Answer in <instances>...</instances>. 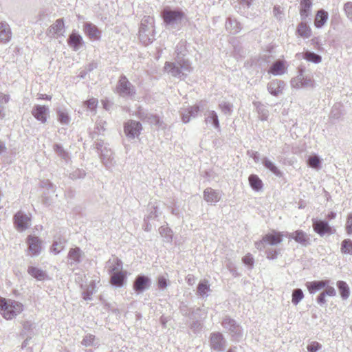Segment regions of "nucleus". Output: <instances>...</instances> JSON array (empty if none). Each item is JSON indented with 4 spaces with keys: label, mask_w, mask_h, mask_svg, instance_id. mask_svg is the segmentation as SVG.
<instances>
[{
    "label": "nucleus",
    "mask_w": 352,
    "mask_h": 352,
    "mask_svg": "<svg viewBox=\"0 0 352 352\" xmlns=\"http://www.w3.org/2000/svg\"><path fill=\"white\" fill-rule=\"evenodd\" d=\"M169 285V280L164 276H160L157 278V286L160 289H165Z\"/></svg>",
    "instance_id": "56"
},
{
    "label": "nucleus",
    "mask_w": 352,
    "mask_h": 352,
    "mask_svg": "<svg viewBox=\"0 0 352 352\" xmlns=\"http://www.w3.org/2000/svg\"><path fill=\"white\" fill-rule=\"evenodd\" d=\"M203 107V102H200L193 106H190L187 108H182L179 112L182 122L186 124L189 122L191 119L197 118L201 108Z\"/></svg>",
    "instance_id": "8"
},
{
    "label": "nucleus",
    "mask_w": 352,
    "mask_h": 352,
    "mask_svg": "<svg viewBox=\"0 0 352 352\" xmlns=\"http://www.w3.org/2000/svg\"><path fill=\"white\" fill-rule=\"evenodd\" d=\"M159 216L158 208L157 206H153L151 209L150 213L144 218V221H149L151 219H155Z\"/></svg>",
    "instance_id": "60"
},
{
    "label": "nucleus",
    "mask_w": 352,
    "mask_h": 352,
    "mask_svg": "<svg viewBox=\"0 0 352 352\" xmlns=\"http://www.w3.org/2000/svg\"><path fill=\"white\" fill-rule=\"evenodd\" d=\"M285 86V83L284 81L275 79L268 82L267 88L270 94L274 96H278L283 92Z\"/></svg>",
    "instance_id": "21"
},
{
    "label": "nucleus",
    "mask_w": 352,
    "mask_h": 352,
    "mask_svg": "<svg viewBox=\"0 0 352 352\" xmlns=\"http://www.w3.org/2000/svg\"><path fill=\"white\" fill-rule=\"evenodd\" d=\"M26 243L28 244V250L32 256H36L41 254L42 241L38 236L33 235L28 236Z\"/></svg>",
    "instance_id": "14"
},
{
    "label": "nucleus",
    "mask_w": 352,
    "mask_h": 352,
    "mask_svg": "<svg viewBox=\"0 0 352 352\" xmlns=\"http://www.w3.org/2000/svg\"><path fill=\"white\" fill-rule=\"evenodd\" d=\"M285 237L289 240L293 239L305 247L310 245L309 236L302 230H297L293 232H285Z\"/></svg>",
    "instance_id": "12"
},
{
    "label": "nucleus",
    "mask_w": 352,
    "mask_h": 352,
    "mask_svg": "<svg viewBox=\"0 0 352 352\" xmlns=\"http://www.w3.org/2000/svg\"><path fill=\"white\" fill-rule=\"evenodd\" d=\"M83 31L85 35L91 40L98 41L101 37L102 32L96 25L91 22L84 23Z\"/></svg>",
    "instance_id": "18"
},
{
    "label": "nucleus",
    "mask_w": 352,
    "mask_h": 352,
    "mask_svg": "<svg viewBox=\"0 0 352 352\" xmlns=\"http://www.w3.org/2000/svg\"><path fill=\"white\" fill-rule=\"evenodd\" d=\"M136 116L144 122H147L151 125L157 126L160 124V118L154 114H152L147 111L139 108L135 113Z\"/></svg>",
    "instance_id": "16"
},
{
    "label": "nucleus",
    "mask_w": 352,
    "mask_h": 352,
    "mask_svg": "<svg viewBox=\"0 0 352 352\" xmlns=\"http://www.w3.org/2000/svg\"><path fill=\"white\" fill-rule=\"evenodd\" d=\"M304 59L314 63H320L322 61L321 56L314 52L307 51L302 54Z\"/></svg>",
    "instance_id": "42"
},
{
    "label": "nucleus",
    "mask_w": 352,
    "mask_h": 352,
    "mask_svg": "<svg viewBox=\"0 0 352 352\" xmlns=\"http://www.w3.org/2000/svg\"><path fill=\"white\" fill-rule=\"evenodd\" d=\"M263 164L264 166L270 170L272 173H273L276 176H281V172L280 170L276 167V166L271 162L269 159L267 157H265L263 160Z\"/></svg>",
    "instance_id": "43"
},
{
    "label": "nucleus",
    "mask_w": 352,
    "mask_h": 352,
    "mask_svg": "<svg viewBox=\"0 0 352 352\" xmlns=\"http://www.w3.org/2000/svg\"><path fill=\"white\" fill-rule=\"evenodd\" d=\"M14 223L16 229L23 232L30 226L31 218L24 212L19 211L14 216Z\"/></svg>",
    "instance_id": "11"
},
{
    "label": "nucleus",
    "mask_w": 352,
    "mask_h": 352,
    "mask_svg": "<svg viewBox=\"0 0 352 352\" xmlns=\"http://www.w3.org/2000/svg\"><path fill=\"white\" fill-rule=\"evenodd\" d=\"M285 234V232L272 230L271 232L263 236V241L270 245H276L283 241Z\"/></svg>",
    "instance_id": "15"
},
{
    "label": "nucleus",
    "mask_w": 352,
    "mask_h": 352,
    "mask_svg": "<svg viewBox=\"0 0 352 352\" xmlns=\"http://www.w3.org/2000/svg\"><path fill=\"white\" fill-rule=\"evenodd\" d=\"M322 348V345L318 342H311L307 346V352H318Z\"/></svg>",
    "instance_id": "59"
},
{
    "label": "nucleus",
    "mask_w": 352,
    "mask_h": 352,
    "mask_svg": "<svg viewBox=\"0 0 352 352\" xmlns=\"http://www.w3.org/2000/svg\"><path fill=\"white\" fill-rule=\"evenodd\" d=\"M298 34L304 38H309L311 35V30L309 26L305 23H300L297 28Z\"/></svg>",
    "instance_id": "40"
},
{
    "label": "nucleus",
    "mask_w": 352,
    "mask_h": 352,
    "mask_svg": "<svg viewBox=\"0 0 352 352\" xmlns=\"http://www.w3.org/2000/svg\"><path fill=\"white\" fill-rule=\"evenodd\" d=\"M226 28L230 34H236L241 31V26L240 23H239L235 19L230 16L226 20Z\"/></svg>",
    "instance_id": "32"
},
{
    "label": "nucleus",
    "mask_w": 352,
    "mask_h": 352,
    "mask_svg": "<svg viewBox=\"0 0 352 352\" xmlns=\"http://www.w3.org/2000/svg\"><path fill=\"white\" fill-rule=\"evenodd\" d=\"M186 41H180L175 47L176 59H184V57L186 55Z\"/></svg>",
    "instance_id": "41"
},
{
    "label": "nucleus",
    "mask_w": 352,
    "mask_h": 352,
    "mask_svg": "<svg viewBox=\"0 0 352 352\" xmlns=\"http://www.w3.org/2000/svg\"><path fill=\"white\" fill-rule=\"evenodd\" d=\"M99 155L102 163L107 168H109L113 166L114 160L112 156L113 152L111 149L104 148V150H102Z\"/></svg>",
    "instance_id": "29"
},
{
    "label": "nucleus",
    "mask_w": 352,
    "mask_h": 352,
    "mask_svg": "<svg viewBox=\"0 0 352 352\" xmlns=\"http://www.w3.org/2000/svg\"><path fill=\"white\" fill-rule=\"evenodd\" d=\"M329 18V14L325 10L321 9L316 13L314 24L317 28H321L327 22Z\"/></svg>",
    "instance_id": "34"
},
{
    "label": "nucleus",
    "mask_w": 352,
    "mask_h": 352,
    "mask_svg": "<svg viewBox=\"0 0 352 352\" xmlns=\"http://www.w3.org/2000/svg\"><path fill=\"white\" fill-rule=\"evenodd\" d=\"M153 19L149 16H144L141 21L139 30V38L145 45L151 43L154 40Z\"/></svg>",
    "instance_id": "4"
},
{
    "label": "nucleus",
    "mask_w": 352,
    "mask_h": 352,
    "mask_svg": "<svg viewBox=\"0 0 352 352\" xmlns=\"http://www.w3.org/2000/svg\"><path fill=\"white\" fill-rule=\"evenodd\" d=\"M65 25L63 19H58L48 28L47 34L50 36L62 34Z\"/></svg>",
    "instance_id": "27"
},
{
    "label": "nucleus",
    "mask_w": 352,
    "mask_h": 352,
    "mask_svg": "<svg viewBox=\"0 0 352 352\" xmlns=\"http://www.w3.org/2000/svg\"><path fill=\"white\" fill-rule=\"evenodd\" d=\"M221 324L226 333H227L231 340L239 342L243 340L244 333L242 326L230 316L223 318Z\"/></svg>",
    "instance_id": "2"
},
{
    "label": "nucleus",
    "mask_w": 352,
    "mask_h": 352,
    "mask_svg": "<svg viewBox=\"0 0 352 352\" xmlns=\"http://www.w3.org/2000/svg\"><path fill=\"white\" fill-rule=\"evenodd\" d=\"M330 280H321L307 282L305 286L307 287L310 294H314L322 289H326L330 287Z\"/></svg>",
    "instance_id": "20"
},
{
    "label": "nucleus",
    "mask_w": 352,
    "mask_h": 352,
    "mask_svg": "<svg viewBox=\"0 0 352 352\" xmlns=\"http://www.w3.org/2000/svg\"><path fill=\"white\" fill-rule=\"evenodd\" d=\"M219 107L222 111L223 113H224L226 116H230L232 113V109L233 105L230 102H227L225 101H222L219 104Z\"/></svg>",
    "instance_id": "48"
},
{
    "label": "nucleus",
    "mask_w": 352,
    "mask_h": 352,
    "mask_svg": "<svg viewBox=\"0 0 352 352\" xmlns=\"http://www.w3.org/2000/svg\"><path fill=\"white\" fill-rule=\"evenodd\" d=\"M54 151L62 159L67 160L69 158L68 153L64 149L60 144H55L53 146Z\"/></svg>",
    "instance_id": "46"
},
{
    "label": "nucleus",
    "mask_w": 352,
    "mask_h": 352,
    "mask_svg": "<svg viewBox=\"0 0 352 352\" xmlns=\"http://www.w3.org/2000/svg\"><path fill=\"white\" fill-rule=\"evenodd\" d=\"M160 235L165 239V241L170 242L172 240V230L165 226H161L159 228Z\"/></svg>",
    "instance_id": "50"
},
{
    "label": "nucleus",
    "mask_w": 352,
    "mask_h": 352,
    "mask_svg": "<svg viewBox=\"0 0 352 352\" xmlns=\"http://www.w3.org/2000/svg\"><path fill=\"white\" fill-rule=\"evenodd\" d=\"M304 298V294L301 289L296 288L292 291V302L297 305Z\"/></svg>",
    "instance_id": "44"
},
{
    "label": "nucleus",
    "mask_w": 352,
    "mask_h": 352,
    "mask_svg": "<svg viewBox=\"0 0 352 352\" xmlns=\"http://www.w3.org/2000/svg\"><path fill=\"white\" fill-rule=\"evenodd\" d=\"M345 229L348 234L352 233V213H350L347 217Z\"/></svg>",
    "instance_id": "63"
},
{
    "label": "nucleus",
    "mask_w": 352,
    "mask_h": 352,
    "mask_svg": "<svg viewBox=\"0 0 352 352\" xmlns=\"http://www.w3.org/2000/svg\"><path fill=\"white\" fill-rule=\"evenodd\" d=\"M210 291V285L208 280H204L199 283L197 289V295L201 296L202 298H206L208 296V292Z\"/></svg>",
    "instance_id": "35"
},
{
    "label": "nucleus",
    "mask_w": 352,
    "mask_h": 352,
    "mask_svg": "<svg viewBox=\"0 0 352 352\" xmlns=\"http://www.w3.org/2000/svg\"><path fill=\"white\" fill-rule=\"evenodd\" d=\"M23 310V305L12 299L0 297V312L6 320H12Z\"/></svg>",
    "instance_id": "3"
},
{
    "label": "nucleus",
    "mask_w": 352,
    "mask_h": 352,
    "mask_svg": "<svg viewBox=\"0 0 352 352\" xmlns=\"http://www.w3.org/2000/svg\"><path fill=\"white\" fill-rule=\"evenodd\" d=\"M307 164L310 168L319 170L321 168L322 160L318 155L313 154L308 157Z\"/></svg>",
    "instance_id": "36"
},
{
    "label": "nucleus",
    "mask_w": 352,
    "mask_h": 352,
    "mask_svg": "<svg viewBox=\"0 0 352 352\" xmlns=\"http://www.w3.org/2000/svg\"><path fill=\"white\" fill-rule=\"evenodd\" d=\"M82 251L79 248H72L68 253V258L71 265H76L81 262Z\"/></svg>",
    "instance_id": "31"
},
{
    "label": "nucleus",
    "mask_w": 352,
    "mask_h": 352,
    "mask_svg": "<svg viewBox=\"0 0 352 352\" xmlns=\"http://www.w3.org/2000/svg\"><path fill=\"white\" fill-rule=\"evenodd\" d=\"M280 251L275 248H268L265 250L267 258L270 260L276 259Z\"/></svg>",
    "instance_id": "57"
},
{
    "label": "nucleus",
    "mask_w": 352,
    "mask_h": 352,
    "mask_svg": "<svg viewBox=\"0 0 352 352\" xmlns=\"http://www.w3.org/2000/svg\"><path fill=\"white\" fill-rule=\"evenodd\" d=\"M336 295V291L333 286H330L321 292L316 298L317 303L321 307H326L327 296L333 297Z\"/></svg>",
    "instance_id": "24"
},
{
    "label": "nucleus",
    "mask_w": 352,
    "mask_h": 352,
    "mask_svg": "<svg viewBox=\"0 0 352 352\" xmlns=\"http://www.w3.org/2000/svg\"><path fill=\"white\" fill-rule=\"evenodd\" d=\"M105 267L107 269L109 274L115 273L122 270V262L118 258L114 257L106 263Z\"/></svg>",
    "instance_id": "28"
},
{
    "label": "nucleus",
    "mask_w": 352,
    "mask_h": 352,
    "mask_svg": "<svg viewBox=\"0 0 352 352\" xmlns=\"http://www.w3.org/2000/svg\"><path fill=\"white\" fill-rule=\"evenodd\" d=\"M344 10L347 18L352 22V2H346L344 6Z\"/></svg>",
    "instance_id": "61"
},
{
    "label": "nucleus",
    "mask_w": 352,
    "mask_h": 352,
    "mask_svg": "<svg viewBox=\"0 0 352 352\" xmlns=\"http://www.w3.org/2000/svg\"><path fill=\"white\" fill-rule=\"evenodd\" d=\"M116 91L119 96L126 99H133L136 94L135 87L124 75L119 78Z\"/></svg>",
    "instance_id": "5"
},
{
    "label": "nucleus",
    "mask_w": 352,
    "mask_h": 352,
    "mask_svg": "<svg viewBox=\"0 0 352 352\" xmlns=\"http://www.w3.org/2000/svg\"><path fill=\"white\" fill-rule=\"evenodd\" d=\"M204 116L206 124H210L214 129L220 130L219 117L215 111H208L205 113Z\"/></svg>",
    "instance_id": "25"
},
{
    "label": "nucleus",
    "mask_w": 352,
    "mask_h": 352,
    "mask_svg": "<svg viewBox=\"0 0 352 352\" xmlns=\"http://www.w3.org/2000/svg\"><path fill=\"white\" fill-rule=\"evenodd\" d=\"M12 36L11 29L8 23L0 22V41L2 43L8 42Z\"/></svg>",
    "instance_id": "30"
},
{
    "label": "nucleus",
    "mask_w": 352,
    "mask_h": 352,
    "mask_svg": "<svg viewBox=\"0 0 352 352\" xmlns=\"http://www.w3.org/2000/svg\"><path fill=\"white\" fill-rule=\"evenodd\" d=\"M65 241H54L52 246V252L55 254L60 253L64 248Z\"/></svg>",
    "instance_id": "51"
},
{
    "label": "nucleus",
    "mask_w": 352,
    "mask_h": 352,
    "mask_svg": "<svg viewBox=\"0 0 352 352\" xmlns=\"http://www.w3.org/2000/svg\"><path fill=\"white\" fill-rule=\"evenodd\" d=\"M210 345L211 349L216 351H224L226 340L221 333L213 332L210 336Z\"/></svg>",
    "instance_id": "13"
},
{
    "label": "nucleus",
    "mask_w": 352,
    "mask_h": 352,
    "mask_svg": "<svg viewBox=\"0 0 352 352\" xmlns=\"http://www.w3.org/2000/svg\"><path fill=\"white\" fill-rule=\"evenodd\" d=\"M96 337L94 335L91 334H87L86 335L84 338L82 339L81 344L85 346H94Z\"/></svg>",
    "instance_id": "54"
},
{
    "label": "nucleus",
    "mask_w": 352,
    "mask_h": 352,
    "mask_svg": "<svg viewBox=\"0 0 352 352\" xmlns=\"http://www.w3.org/2000/svg\"><path fill=\"white\" fill-rule=\"evenodd\" d=\"M67 43L74 51H78L83 44L82 37L73 32L67 38Z\"/></svg>",
    "instance_id": "26"
},
{
    "label": "nucleus",
    "mask_w": 352,
    "mask_h": 352,
    "mask_svg": "<svg viewBox=\"0 0 352 352\" xmlns=\"http://www.w3.org/2000/svg\"><path fill=\"white\" fill-rule=\"evenodd\" d=\"M50 113V109L45 105L36 104L32 109V116L41 123H45Z\"/></svg>",
    "instance_id": "17"
},
{
    "label": "nucleus",
    "mask_w": 352,
    "mask_h": 352,
    "mask_svg": "<svg viewBox=\"0 0 352 352\" xmlns=\"http://www.w3.org/2000/svg\"><path fill=\"white\" fill-rule=\"evenodd\" d=\"M337 287L338 288L341 298L346 300L349 297L350 289L346 282L343 280H338L337 282Z\"/></svg>",
    "instance_id": "37"
},
{
    "label": "nucleus",
    "mask_w": 352,
    "mask_h": 352,
    "mask_svg": "<svg viewBox=\"0 0 352 352\" xmlns=\"http://www.w3.org/2000/svg\"><path fill=\"white\" fill-rule=\"evenodd\" d=\"M249 183L251 188L255 191H259L263 187V182L256 175H250L249 177Z\"/></svg>",
    "instance_id": "39"
},
{
    "label": "nucleus",
    "mask_w": 352,
    "mask_h": 352,
    "mask_svg": "<svg viewBox=\"0 0 352 352\" xmlns=\"http://www.w3.org/2000/svg\"><path fill=\"white\" fill-rule=\"evenodd\" d=\"M341 252L343 254L352 255V241L351 239H347L342 241Z\"/></svg>",
    "instance_id": "45"
},
{
    "label": "nucleus",
    "mask_w": 352,
    "mask_h": 352,
    "mask_svg": "<svg viewBox=\"0 0 352 352\" xmlns=\"http://www.w3.org/2000/svg\"><path fill=\"white\" fill-rule=\"evenodd\" d=\"M28 272L30 275L39 281L44 280L47 278L46 272L36 267L30 266L28 269Z\"/></svg>",
    "instance_id": "33"
},
{
    "label": "nucleus",
    "mask_w": 352,
    "mask_h": 352,
    "mask_svg": "<svg viewBox=\"0 0 352 352\" xmlns=\"http://www.w3.org/2000/svg\"><path fill=\"white\" fill-rule=\"evenodd\" d=\"M142 130V124L138 121L129 120L124 124V132L129 139L138 138Z\"/></svg>",
    "instance_id": "7"
},
{
    "label": "nucleus",
    "mask_w": 352,
    "mask_h": 352,
    "mask_svg": "<svg viewBox=\"0 0 352 352\" xmlns=\"http://www.w3.org/2000/svg\"><path fill=\"white\" fill-rule=\"evenodd\" d=\"M311 6L312 3H300V14L302 20H305L309 16Z\"/></svg>",
    "instance_id": "49"
},
{
    "label": "nucleus",
    "mask_w": 352,
    "mask_h": 352,
    "mask_svg": "<svg viewBox=\"0 0 352 352\" xmlns=\"http://www.w3.org/2000/svg\"><path fill=\"white\" fill-rule=\"evenodd\" d=\"M201 327L202 324L198 320H194L190 326V329L195 332L201 330Z\"/></svg>",
    "instance_id": "64"
},
{
    "label": "nucleus",
    "mask_w": 352,
    "mask_h": 352,
    "mask_svg": "<svg viewBox=\"0 0 352 352\" xmlns=\"http://www.w3.org/2000/svg\"><path fill=\"white\" fill-rule=\"evenodd\" d=\"M221 198V192L220 190L207 188L204 191V199L208 203L215 204L219 201Z\"/></svg>",
    "instance_id": "22"
},
{
    "label": "nucleus",
    "mask_w": 352,
    "mask_h": 352,
    "mask_svg": "<svg viewBox=\"0 0 352 352\" xmlns=\"http://www.w3.org/2000/svg\"><path fill=\"white\" fill-rule=\"evenodd\" d=\"M258 114L261 116V120H265L268 116L267 111L263 107L260 102H254Z\"/></svg>",
    "instance_id": "55"
},
{
    "label": "nucleus",
    "mask_w": 352,
    "mask_h": 352,
    "mask_svg": "<svg viewBox=\"0 0 352 352\" xmlns=\"http://www.w3.org/2000/svg\"><path fill=\"white\" fill-rule=\"evenodd\" d=\"M202 312L203 314H205L204 311L199 307L194 309L190 313L189 318L192 320H198L199 318H201Z\"/></svg>",
    "instance_id": "58"
},
{
    "label": "nucleus",
    "mask_w": 352,
    "mask_h": 352,
    "mask_svg": "<svg viewBox=\"0 0 352 352\" xmlns=\"http://www.w3.org/2000/svg\"><path fill=\"white\" fill-rule=\"evenodd\" d=\"M313 229L320 236L325 234H333L336 232V229L331 227L329 223L325 220L313 219Z\"/></svg>",
    "instance_id": "9"
},
{
    "label": "nucleus",
    "mask_w": 352,
    "mask_h": 352,
    "mask_svg": "<svg viewBox=\"0 0 352 352\" xmlns=\"http://www.w3.org/2000/svg\"><path fill=\"white\" fill-rule=\"evenodd\" d=\"M243 263L249 269H252L254 263V258L250 253H248L242 258Z\"/></svg>",
    "instance_id": "52"
},
{
    "label": "nucleus",
    "mask_w": 352,
    "mask_h": 352,
    "mask_svg": "<svg viewBox=\"0 0 352 352\" xmlns=\"http://www.w3.org/2000/svg\"><path fill=\"white\" fill-rule=\"evenodd\" d=\"M151 285V279L148 276L144 274H139L135 277L133 281V288L134 291L139 294L148 289Z\"/></svg>",
    "instance_id": "10"
},
{
    "label": "nucleus",
    "mask_w": 352,
    "mask_h": 352,
    "mask_svg": "<svg viewBox=\"0 0 352 352\" xmlns=\"http://www.w3.org/2000/svg\"><path fill=\"white\" fill-rule=\"evenodd\" d=\"M85 103L88 109H89L91 111H94L97 107L98 100L96 98H91L87 100Z\"/></svg>",
    "instance_id": "62"
},
{
    "label": "nucleus",
    "mask_w": 352,
    "mask_h": 352,
    "mask_svg": "<svg viewBox=\"0 0 352 352\" xmlns=\"http://www.w3.org/2000/svg\"><path fill=\"white\" fill-rule=\"evenodd\" d=\"M253 1L254 0H238V12L242 15H248V9L250 8Z\"/></svg>",
    "instance_id": "38"
},
{
    "label": "nucleus",
    "mask_w": 352,
    "mask_h": 352,
    "mask_svg": "<svg viewBox=\"0 0 352 352\" xmlns=\"http://www.w3.org/2000/svg\"><path fill=\"white\" fill-rule=\"evenodd\" d=\"M161 15L166 25L174 26L182 21L185 14L180 9L173 10L166 7L162 11Z\"/></svg>",
    "instance_id": "6"
},
{
    "label": "nucleus",
    "mask_w": 352,
    "mask_h": 352,
    "mask_svg": "<svg viewBox=\"0 0 352 352\" xmlns=\"http://www.w3.org/2000/svg\"><path fill=\"white\" fill-rule=\"evenodd\" d=\"M164 69L171 76L179 79H184L192 70L189 61L186 59H175L174 63L166 62Z\"/></svg>",
    "instance_id": "1"
},
{
    "label": "nucleus",
    "mask_w": 352,
    "mask_h": 352,
    "mask_svg": "<svg viewBox=\"0 0 352 352\" xmlns=\"http://www.w3.org/2000/svg\"><path fill=\"white\" fill-rule=\"evenodd\" d=\"M57 116L58 121L62 124H68L70 122V117L65 111L58 109Z\"/></svg>",
    "instance_id": "47"
},
{
    "label": "nucleus",
    "mask_w": 352,
    "mask_h": 352,
    "mask_svg": "<svg viewBox=\"0 0 352 352\" xmlns=\"http://www.w3.org/2000/svg\"><path fill=\"white\" fill-rule=\"evenodd\" d=\"M110 274V283L112 285L116 287H121L125 284L126 281V272L121 270Z\"/></svg>",
    "instance_id": "23"
},
{
    "label": "nucleus",
    "mask_w": 352,
    "mask_h": 352,
    "mask_svg": "<svg viewBox=\"0 0 352 352\" xmlns=\"http://www.w3.org/2000/svg\"><path fill=\"white\" fill-rule=\"evenodd\" d=\"M287 69V62L283 59H278L272 64L267 72L274 76H281L286 73Z\"/></svg>",
    "instance_id": "19"
},
{
    "label": "nucleus",
    "mask_w": 352,
    "mask_h": 352,
    "mask_svg": "<svg viewBox=\"0 0 352 352\" xmlns=\"http://www.w3.org/2000/svg\"><path fill=\"white\" fill-rule=\"evenodd\" d=\"M86 173L83 169H76L69 174V178L76 180L78 179H82L85 177Z\"/></svg>",
    "instance_id": "53"
}]
</instances>
